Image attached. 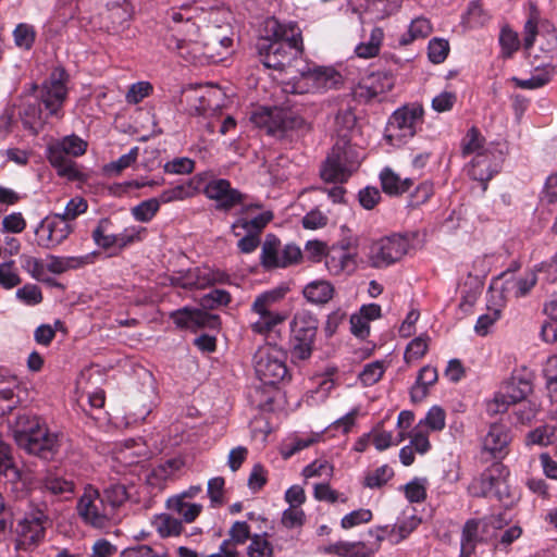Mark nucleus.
<instances>
[{"mask_svg":"<svg viewBox=\"0 0 557 557\" xmlns=\"http://www.w3.org/2000/svg\"><path fill=\"white\" fill-rule=\"evenodd\" d=\"M191 11L190 8L171 11L174 34L166 39L168 48L189 63L222 60L233 45L231 26L209 24L201 29Z\"/></svg>","mask_w":557,"mask_h":557,"instance_id":"obj_1","label":"nucleus"},{"mask_svg":"<svg viewBox=\"0 0 557 557\" xmlns=\"http://www.w3.org/2000/svg\"><path fill=\"white\" fill-rule=\"evenodd\" d=\"M257 49L264 66L282 71L304 53L301 29L297 23H282L276 17H268Z\"/></svg>","mask_w":557,"mask_h":557,"instance_id":"obj_2","label":"nucleus"},{"mask_svg":"<svg viewBox=\"0 0 557 557\" xmlns=\"http://www.w3.org/2000/svg\"><path fill=\"white\" fill-rule=\"evenodd\" d=\"M524 48L532 57V64L537 74L529 79H512L524 89H534L547 84L557 67V32L548 24L537 26V16L532 13L524 25Z\"/></svg>","mask_w":557,"mask_h":557,"instance_id":"obj_3","label":"nucleus"},{"mask_svg":"<svg viewBox=\"0 0 557 557\" xmlns=\"http://www.w3.org/2000/svg\"><path fill=\"white\" fill-rule=\"evenodd\" d=\"M127 498V490H85L77 511L86 524L104 529L114 521L117 509Z\"/></svg>","mask_w":557,"mask_h":557,"instance_id":"obj_4","label":"nucleus"},{"mask_svg":"<svg viewBox=\"0 0 557 557\" xmlns=\"http://www.w3.org/2000/svg\"><path fill=\"white\" fill-rule=\"evenodd\" d=\"M44 484V487H74L75 483L63 479L59 472L42 471L29 467L20 470L13 465L9 446L0 441V484Z\"/></svg>","mask_w":557,"mask_h":557,"instance_id":"obj_5","label":"nucleus"},{"mask_svg":"<svg viewBox=\"0 0 557 557\" xmlns=\"http://www.w3.org/2000/svg\"><path fill=\"white\" fill-rule=\"evenodd\" d=\"M360 165L357 149L345 137L333 145L320 168V176L326 183L343 184Z\"/></svg>","mask_w":557,"mask_h":557,"instance_id":"obj_6","label":"nucleus"},{"mask_svg":"<svg viewBox=\"0 0 557 557\" xmlns=\"http://www.w3.org/2000/svg\"><path fill=\"white\" fill-rule=\"evenodd\" d=\"M537 277L535 271L525 272L522 275L515 276L510 271L502 272L493 277L490 284L491 298L494 300L495 308L493 314L490 313V324L500 318L502 308L508 297H524L536 284Z\"/></svg>","mask_w":557,"mask_h":557,"instance_id":"obj_7","label":"nucleus"},{"mask_svg":"<svg viewBox=\"0 0 557 557\" xmlns=\"http://www.w3.org/2000/svg\"><path fill=\"white\" fill-rule=\"evenodd\" d=\"M286 292V288L277 287L256 297L251 310L259 315V319L251 324L253 333L265 335L286 320V314L273 310V306L285 297Z\"/></svg>","mask_w":557,"mask_h":557,"instance_id":"obj_8","label":"nucleus"},{"mask_svg":"<svg viewBox=\"0 0 557 557\" xmlns=\"http://www.w3.org/2000/svg\"><path fill=\"white\" fill-rule=\"evenodd\" d=\"M67 81L69 75L65 70L57 67L40 87H34L38 91L37 99L44 104L47 116L63 117L62 109L67 97Z\"/></svg>","mask_w":557,"mask_h":557,"instance_id":"obj_9","label":"nucleus"},{"mask_svg":"<svg viewBox=\"0 0 557 557\" xmlns=\"http://www.w3.org/2000/svg\"><path fill=\"white\" fill-rule=\"evenodd\" d=\"M255 371L264 385H275L288 374L285 354L275 346H264L255 354Z\"/></svg>","mask_w":557,"mask_h":557,"instance_id":"obj_10","label":"nucleus"},{"mask_svg":"<svg viewBox=\"0 0 557 557\" xmlns=\"http://www.w3.org/2000/svg\"><path fill=\"white\" fill-rule=\"evenodd\" d=\"M531 392V383L521 375L512 374L504 380L490 400V413L508 416V409L525 399Z\"/></svg>","mask_w":557,"mask_h":557,"instance_id":"obj_11","label":"nucleus"},{"mask_svg":"<svg viewBox=\"0 0 557 557\" xmlns=\"http://www.w3.org/2000/svg\"><path fill=\"white\" fill-rule=\"evenodd\" d=\"M409 239L400 234L380 238L369 246L368 262L373 268H385L399 261L409 250Z\"/></svg>","mask_w":557,"mask_h":557,"instance_id":"obj_12","label":"nucleus"},{"mask_svg":"<svg viewBox=\"0 0 557 557\" xmlns=\"http://www.w3.org/2000/svg\"><path fill=\"white\" fill-rule=\"evenodd\" d=\"M423 108L420 104H409L397 109L388 120L386 138L399 141L412 138L423 122Z\"/></svg>","mask_w":557,"mask_h":557,"instance_id":"obj_13","label":"nucleus"},{"mask_svg":"<svg viewBox=\"0 0 557 557\" xmlns=\"http://www.w3.org/2000/svg\"><path fill=\"white\" fill-rule=\"evenodd\" d=\"M48 519L42 512L32 513L15 527V550L30 553L45 540Z\"/></svg>","mask_w":557,"mask_h":557,"instance_id":"obj_14","label":"nucleus"},{"mask_svg":"<svg viewBox=\"0 0 557 557\" xmlns=\"http://www.w3.org/2000/svg\"><path fill=\"white\" fill-rule=\"evenodd\" d=\"M260 259L265 269L287 268L301 259V250L294 244L282 247L275 235L268 234L262 244Z\"/></svg>","mask_w":557,"mask_h":557,"instance_id":"obj_15","label":"nucleus"},{"mask_svg":"<svg viewBox=\"0 0 557 557\" xmlns=\"http://www.w3.org/2000/svg\"><path fill=\"white\" fill-rule=\"evenodd\" d=\"M73 232V227L61 214L54 213L46 216L35 230L37 245L45 249H52L61 245Z\"/></svg>","mask_w":557,"mask_h":557,"instance_id":"obj_16","label":"nucleus"},{"mask_svg":"<svg viewBox=\"0 0 557 557\" xmlns=\"http://www.w3.org/2000/svg\"><path fill=\"white\" fill-rule=\"evenodd\" d=\"M26 437H29L27 446H18L30 455L38 456L41 459L49 460L54 457L59 449L58 435L51 433L45 423L39 419V425L30 426L26 431Z\"/></svg>","mask_w":557,"mask_h":557,"instance_id":"obj_17","label":"nucleus"},{"mask_svg":"<svg viewBox=\"0 0 557 557\" xmlns=\"http://www.w3.org/2000/svg\"><path fill=\"white\" fill-rule=\"evenodd\" d=\"M205 195L215 201V209L219 211H231L239 203H244L247 195L231 186V183L224 178H214L209 181L203 189Z\"/></svg>","mask_w":557,"mask_h":557,"instance_id":"obj_18","label":"nucleus"},{"mask_svg":"<svg viewBox=\"0 0 557 557\" xmlns=\"http://www.w3.org/2000/svg\"><path fill=\"white\" fill-rule=\"evenodd\" d=\"M496 421H492L490 413V456L497 460L504 459L509 453L512 436L509 428V416L498 414Z\"/></svg>","mask_w":557,"mask_h":557,"instance_id":"obj_19","label":"nucleus"},{"mask_svg":"<svg viewBox=\"0 0 557 557\" xmlns=\"http://www.w3.org/2000/svg\"><path fill=\"white\" fill-rule=\"evenodd\" d=\"M171 318L177 326L194 331L198 329L214 330L220 326L219 315L208 313L201 309L185 307L171 313Z\"/></svg>","mask_w":557,"mask_h":557,"instance_id":"obj_20","label":"nucleus"},{"mask_svg":"<svg viewBox=\"0 0 557 557\" xmlns=\"http://www.w3.org/2000/svg\"><path fill=\"white\" fill-rule=\"evenodd\" d=\"M395 84L394 76L388 72L371 73L362 78L355 88V95L366 101H370L380 95L389 91Z\"/></svg>","mask_w":557,"mask_h":557,"instance_id":"obj_21","label":"nucleus"},{"mask_svg":"<svg viewBox=\"0 0 557 557\" xmlns=\"http://www.w3.org/2000/svg\"><path fill=\"white\" fill-rule=\"evenodd\" d=\"M200 491L201 490L183 491L181 494L170 497L166 500V506L171 511L182 516L187 523H190L196 520L202 509L201 505L190 503V499Z\"/></svg>","mask_w":557,"mask_h":557,"instance_id":"obj_22","label":"nucleus"},{"mask_svg":"<svg viewBox=\"0 0 557 557\" xmlns=\"http://www.w3.org/2000/svg\"><path fill=\"white\" fill-rule=\"evenodd\" d=\"M269 117L272 122L269 132L272 134L287 131H299L305 134L311 129L310 124L305 119L290 111H277L270 114Z\"/></svg>","mask_w":557,"mask_h":557,"instance_id":"obj_23","label":"nucleus"},{"mask_svg":"<svg viewBox=\"0 0 557 557\" xmlns=\"http://www.w3.org/2000/svg\"><path fill=\"white\" fill-rule=\"evenodd\" d=\"M48 160L51 165L57 169L59 175L65 176L70 180L78 177L79 171L76 168V163L59 143L49 147Z\"/></svg>","mask_w":557,"mask_h":557,"instance_id":"obj_24","label":"nucleus"},{"mask_svg":"<svg viewBox=\"0 0 557 557\" xmlns=\"http://www.w3.org/2000/svg\"><path fill=\"white\" fill-rule=\"evenodd\" d=\"M347 249L348 246H343L341 249L333 248L325 256V267L331 274L339 275L355 270V256L349 253Z\"/></svg>","mask_w":557,"mask_h":557,"instance_id":"obj_25","label":"nucleus"},{"mask_svg":"<svg viewBox=\"0 0 557 557\" xmlns=\"http://www.w3.org/2000/svg\"><path fill=\"white\" fill-rule=\"evenodd\" d=\"M301 77L315 89H330L341 83V75L332 67H314L301 72Z\"/></svg>","mask_w":557,"mask_h":557,"instance_id":"obj_26","label":"nucleus"},{"mask_svg":"<svg viewBox=\"0 0 557 557\" xmlns=\"http://www.w3.org/2000/svg\"><path fill=\"white\" fill-rule=\"evenodd\" d=\"M96 253H88L79 257L48 256L47 270L53 274H62L69 270L78 269L94 262Z\"/></svg>","mask_w":557,"mask_h":557,"instance_id":"obj_27","label":"nucleus"},{"mask_svg":"<svg viewBox=\"0 0 557 557\" xmlns=\"http://www.w3.org/2000/svg\"><path fill=\"white\" fill-rule=\"evenodd\" d=\"M437 370L431 366L420 369L416 384L410 389V398L413 403L422 401L429 394V387L437 382Z\"/></svg>","mask_w":557,"mask_h":557,"instance_id":"obj_28","label":"nucleus"},{"mask_svg":"<svg viewBox=\"0 0 557 557\" xmlns=\"http://www.w3.org/2000/svg\"><path fill=\"white\" fill-rule=\"evenodd\" d=\"M318 320L309 311L302 310L294 315L290 323L292 335L305 337V339H315L318 331Z\"/></svg>","mask_w":557,"mask_h":557,"instance_id":"obj_29","label":"nucleus"},{"mask_svg":"<svg viewBox=\"0 0 557 557\" xmlns=\"http://www.w3.org/2000/svg\"><path fill=\"white\" fill-rule=\"evenodd\" d=\"M334 286L325 280H317L308 283L304 288L305 298L314 305L327 304L334 296Z\"/></svg>","mask_w":557,"mask_h":557,"instance_id":"obj_30","label":"nucleus"},{"mask_svg":"<svg viewBox=\"0 0 557 557\" xmlns=\"http://www.w3.org/2000/svg\"><path fill=\"white\" fill-rule=\"evenodd\" d=\"M490 525L496 529V531L490 535V544H493L495 549H506L522 534V529L518 525H512L504 530L497 519H490Z\"/></svg>","mask_w":557,"mask_h":557,"instance_id":"obj_31","label":"nucleus"},{"mask_svg":"<svg viewBox=\"0 0 557 557\" xmlns=\"http://www.w3.org/2000/svg\"><path fill=\"white\" fill-rule=\"evenodd\" d=\"M432 30V24L426 17H416L411 21L407 33L399 37L398 45L405 47L411 45L414 40L424 39L431 35Z\"/></svg>","mask_w":557,"mask_h":557,"instance_id":"obj_32","label":"nucleus"},{"mask_svg":"<svg viewBox=\"0 0 557 557\" xmlns=\"http://www.w3.org/2000/svg\"><path fill=\"white\" fill-rule=\"evenodd\" d=\"M380 178L383 191L392 196H398L408 191L413 184L410 178L401 180L389 168H386L381 172Z\"/></svg>","mask_w":557,"mask_h":557,"instance_id":"obj_33","label":"nucleus"},{"mask_svg":"<svg viewBox=\"0 0 557 557\" xmlns=\"http://www.w3.org/2000/svg\"><path fill=\"white\" fill-rule=\"evenodd\" d=\"M377 550L363 542H338L335 543L331 552L341 557H371Z\"/></svg>","mask_w":557,"mask_h":557,"instance_id":"obj_34","label":"nucleus"},{"mask_svg":"<svg viewBox=\"0 0 557 557\" xmlns=\"http://www.w3.org/2000/svg\"><path fill=\"white\" fill-rule=\"evenodd\" d=\"M481 521L476 519L468 520L462 530L460 557H471L475 546L482 541L479 536Z\"/></svg>","mask_w":557,"mask_h":557,"instance_id":"obj_35","label":"nucleus"},{"mask_svg":"<svg viewBox=\"0 0 557 557\" xmlns=\"http://www.w3.org/2000/svg\"><path fill=\"white\" fill-rule=\"evenodd\" d=\"M103 15L109 21V24L106 25L107 29L117 32L119 28L131 18V5L128 1L115 5H106Z\"/></svg>","mask_w":557,"mask_h":557,"instance_id":"obj_36","label":"nucleus"},{"mask_svg":"<svg viewBox=\"0 0 557 557\" xmlns=\"http://www.w3.org/2000/svg\"><path fill=\"white\" fill-rule=\"evenodd\" d=\"M184 462L181 458L169 459L157 466L147 476L149 485L154 486L163 481L171 479L182 467Z\"/></svg>","mask_w":557,"mask_h":557,"instance_id":"obj_37","label":"nucleus"},{"mask_svg":"<svg viewBox=\"0 0 557 557\" xmlns=\"http://www.w3.org/2000/svg\"><path fill=\"white\" fill-rule=\"evenodd\" d=\"M272 219L273 213L271 211H263L262 213L258 214L257 216L250 220L243 218L236 220L232 224V230L236 236L240 235V233L236 231L237 228H243L244 231H247V233H253L259 236V234Z\"/></svg>","mask_w":557,"mask_h":557,"instance_id":"obj_38","label":"nucleus"},{"mask_svg":"<svg viewBox=\"0 0 557 557\" xmlns=\"http://www.w3.org/2000/svg\"><path fill=\"white\" fill-rule=\"evenodd\" d=\"M304 475L308 478H320L321 481L313 483V487H329V479L333 473V467L327 460L318 459L304 469Z\"/></svg>","mask_w":557,"mask_h":557,"instance_id":"obj_39","label":"nucleus"},{"mask_svg":"<svg viewBox=\"0 0 557 557\" xmlns=\"http://www.w3.org/2000/svg\"><path fill=\"white\" fill-rule=\"evenodd\" d=\"M383 38L384 32L381 27L372 28L369 40L359 44L355 49V53L357 54V57L362 59H370L376 57L380 52Z\"/></svg>","mask_w":557,"mask_h":557,"instance_id":"obj_40","label":"nucleus"},{"mask_svg":"<svg viewBox=\"0 0 557 557\" xmlns=\"http://www.w3.org/2000/svg\"><path fill=\"white\" fill-rule=\"evenodd\" d=\"M527 445L548 446L557 443V428L554 425H541L530 431L525 437Z\"/></svg>","mask_w":557,"mask_h":557,"instance_id":"obj_41","label":"nucleus"},{"mask_svg":"<svg viewBox=\"0 0 557 557\" xmlns=\"http://www.w3.org/2000/svg\"><path fill=\"white\" fill-rule=\"evenodd\" d=\"M508 152V144L503 138L490 144V178L493 174L500 172Z\"/></svg>","mask_w":557,"mask_h":557,"instance_id":"obj_42","label":"nucleus"},{"mask_svg":"<svg viewBox=\"0 0 557 557\" xmlns=\"http://www.w3.org/2000/svg\"><path fill=\"white\" fill-rule=\"evenodd\" d=\"M39 425V418L29 413H21L16 417L13 428V436L17 446H27L29 437H26V431L30 426Z\"/></svg>","mask_w":557,"mask_h":557,"instance_id":"obj_43","label":"nucleus"},{"mask_svg":"<svg viewBox=\"0 0 557 557\" xmlns=\"http://www.w3.org/2000/svg\"><path fill=\"white\" fill-rule=\"evenodd\" d=\"M467 172L473 181L479 183L481 191L484 193L487 188V157L485 153L475 156L469 163Z\"/></svg>","mask_w":557,"mask_h":557,"instance_id":"obj_44","label":"nucleus"},{"mask_svg":"<svg viewBox=\"0 0 557 557\" xmlns=\"http://www.w3.org/2000/svg\"><path fill=\"white\" fill-rule=\"evenodd\" d=\"M153 525L161 537L177 536L183 531L182 522L170 515H160Z\"/></svg>","mask_w":557,"mask_h":557,"instance_id":"obj_45","label":"nucleus"},{"mask_svg":"<svg viewBox=\"0 0 557 557\" xmlns=\"http://www.w3.org/2000/svg\"><path fill=\"white\" fill-rule=\"evenodd\" d=\"M485 138L480 134L476 127H471L462 139V154L469 156L475 153H484Z\"/></svg>","mask_w":557,"mask_h":557,"instance_id":"obj_46","label":"nucleus"},{"mask_svg":"<svg viewBox=\"0 0 557 557\" xmlns=\"http://www.w3.org/2000/svg\"><path fill=\"white\" fill-rule=\"evenodd\" d=\"M160 209V200L150 198L141 201L132 209V214L136 221L147 223L153 219Z\"/></svg>","mask_w":557,"mask_h":557,"instance_id":"obj_47","label":"nucleus"},{"mask_svg":"<svg viewBox=\"0 0 557 557\" xmlns=\"http://www.w3.org/2000/svg\"><path fill=\"white\" fill-rule=\"evenodd\" d=\"M486 16L481 0L471 1L467 12L462 17L463 25L468 28H476L484 26Z\"/></svg>","mask_w":557,"mask_h":557,"instance_id":"obj_48","label":"nucleus"},{"mask_svg":"<svg viewBox=\"0 0 557 557\" xmlns=\"http://www.w3.org/2000/svg\"><path fill=\"white\" fill-rule=\"evenodd\" d=\"M111 221L103 218L98 222V225L92 231L91 236L94 242L103 249H109L115 246V234L108 233Z\"/></svg>","mask_w":557,"mask_h":557,"instance_id":"obj_49","label":"nucleus"},{"mask_svg":"<svg viewBox=\"0 0 557 557\" xmlns=\"http://www.w3.org/2000/svg\"><path fill=\"white\" fill-rule=\"evenodd\" d=\"M410 438L411 447L419 454H425L430 447V441L428 433L423 430V428L418 424L412 429L410 433L407 435L404 432L399 433V441H404L406 437Z\"/></svg>","mask_w":557,"mask_h":557,"instance_id":"obj_50","label":"nucleus"},{"mask_svg":"<svg viewBox=\"0 0 557 557\" xmlns=\"http://www.w3.org/2000/svg\"><path fill=\"white\" fill-rule=\"evenodd\" d=\"M421 428H428L430 431H442L446 425V413L445 410L440 406H433L426 412L424 419L418 423Z\"/></svg>","mask_w":557,"mask_h":557,"instance_id":"obj_51","label":"nucleus"},{"mask_svg":"<svg viewBox=\"0 0 557 557\" xmlns=\"http://www.w3.org/2000/svg\"><path fill=\"white\" fill-rule=\"evenodd\" d=\"M430 337L428 335H420L413 338L406 347L404 358L406 362H411L422 358L429 348Z\"/></svg>","mask_w":557,"mask_h":557,"instance_id":"obj_52","label":"nucleus"},{"mask_svg":"<svg viewBox=\"0 0 557 557\" xmlns=\"http://www.w3.org/2000/svg\"><path fill=\"white\" fill-rule=\"evenodd\" d=\"M394 475V471L387 465L381 466L373 471H369L364 476V487H381L385 485Z\"/></svg>","mask_w":557,"mask_h":557,"instance_id":"obj_53","label":"nucleus"},{"mask_svg":"<svg viewBox=\"0 0 557 557\" xmlns=\"http://www.w3.org/2000/svg\"><path fill=\"white\" fill-rule=\"evenodd\" d=\"M214 282L215 277H213L209 270L195 269L187 275L184 287L200 289L213 284Z\"/></svg>","mask_w":557,"mask_h":557,"instance_id":"obj_54","label":"nucleus"},{"mask_svg":"<svg viewBox=\"0 0 557 557\" xmlns=\"http://www.w3.org/2000/svg\"><path fill=\"white\" fill-rule=\"evenodd\" d=\"M499 45L504 58L511 57L519 49L520 41L516 32L503 27L499 34Z\"/></svg>","mask_w":557,"mask_h":557,"instance_id":"obj_55","label":"nucleus"},{"mask_svg":"<svg viewBox=\"0 0 557 557\" xmlns=\"http://www.w3.org/2000/svg\"><path fill=\"white\" fill-rule=\"evenodd\" d=\"M449 52V44L443 38H433L428 46L429 60L434 64L445 61Z\"/></svg>","mask_w":557,"mask_h":557,"instance_id":"obj_56","label":"nucleus"},{"mask_svg":"<svg viewBox=\"0 0 557 557\" xmlns=\"http://www.w3.org/2000/svg\"><path fill=\"white\" fill-rule=\"evenodd\" d=\"M247 555L248 557H272L273 546L265 537L256 534L247 547Z\"/></svg>","mask_w":557,"mask_h":557,"instance_id":"obj_57","label":"nucleus"},{"mask_svg":"<svg viewBox=\"0 0 557 557\" xmlns=\"http://www.w3.org/2000/svg\"><path fill=\"white\" fill-rule=\"evenodd\" d=\"M314 339H305V337L290 338V354L293 359L306 360L311 356Z\"/></svg>","mask_w":557,"mask_h":557,"instance_id":"obj_58","label":"nucleus"},{"mask_svg":"<svg viewBox=\"0 0 557 557\" xmlns=\"http://www.w3.org/2000/svg\"><path fill=\"white\" fill-rule=\"evenodd\" d=\"M543 374L548 395L557 396V355L547 358L543 367Z\"/></svg>","mask_w":557,"mask_h":557,"instance_id":"obj_59","label":"nucleus"},{"mask_svg":"<svg viewBox=\"0 0 557 557\" xmlns=\"http://www.w3.org/2000/svg\"><path fill=\"white\" fill-rule=\"evenodd\" d=\"M21 283V277L14 268V261L0 263V285L5 289H11Z\"/></svg>","mask_w":557,"mask_h":557,"instance_id":"obj_60","label":"nucleus"},{"mask_svg":"<svg viewBox=\"0 0 557 557\" xmlns=\"http://www.w3.org/2000/svg\"><path fill=\"white\" fill-rule=\"evenodd\" d=\"M383 373V362L374 361L364 366L359 374V380L364 386H371L382 377Z\"/></svg>","mask_w":557,"mask_h":557,"instance_id":"obj_61","label":"nucleus"},{"mask_svg":"<svg viewBox=\"0 0 557 557\" xmlns=\"http://www.w3.org/2000/svg\"><path fill=\"white\" fill-rule=\"evenodd\" d=\"M231 301V295L223 289H213L203 295L200 299L202 309H214L219 306H225Z\"/></svg>","mask_w":557,"mask_h":557,"instance_id":"obj_62","label":"nucleus"},{"mask_svg":"<svg viewBox=\"0 0 557 557\" xmlns=\"http://www.w3.org/2000/svg\"><path fill=\"white\" fill-rule=\"evenodd\" d=\"M14 42L23 49H30L35 41V30L27 24H18L13 32Z\"/></svg>","mask_w":557,"mask_h":557,"instance_id":"obj_63","label":"nucleus"},{"mask_svg":"<svg viewBox=\"0 0 557 557\" xmlns=\"http://www.w3.org/2000/svg\"><path fill=\"white\" fill-rule=\"evenodd\" d=\"M16 298L27 306H35L42 301V293L37 285L26 284L16 290Z\"/></svg>","mask_w":557,"mask_h":557,"instance_id":"obj_64","label":"nucleus"}]
</instances>
